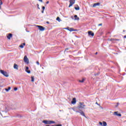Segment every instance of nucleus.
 <instances>
[{
    "mask_svg": "<svg viewBox=\"0 0 126 126\" xmlns=\"http://www.w3.org/2000/svg\"><path fill=\"white\" fill-rule=\"evenodd\" d=\"M99 124L100 126H103V123L102 122H99Z\"/></svg>",
    "mask_w": 126,
    "mask_h": 126,
    "instance_id": "27",
    "label": "nucleus"
},
{
    "mask_svg": "<svg viewBox=\"0 0 126 126\" xmlns=\"http://www.w3.org/2000/svg\"><path fill=\"white\" fill-rule=\"evenodd\" d=\"M7 38L8 39V40H10L11 38H12V33H9L7 35Z\"/></svg>",
    "mask_w": 126,
    "mask_h": 126,
    "instance_id": "10",
    "label": "nucleus"
},
{
    "mask_svg": "<svg viewBox=\"0 0 126 126\" xmlns=\"http://www.w3.org/2000/svg\"><path fill=\"white\" fill-rule=\"evenodd\" d=\"M62 126V125L61 124H59V125H57V126Z\"/></svg>",
    "mask_w": 126,
    "mask_h": 126,
    "instance_id": "31",
    "label": "nucleus"
},
{
    "mask_svg": "<svg viewBox=\"0 0 126 126\" xmlns=\"http://www.w3.org/2000/svg\"><path fill=\"white\" fill-rule=\"evenodd\" d=\"M39 1H40V2H43V0H38Z\"/></svg>",
    "mask_w": 126,
    "mask_h": 126,
    "instance_id": "30",
    "label": "nucleus"
},
{
    "mask_svg": "<svg viewBox=\"0 0 126 126\" xmlns=\"http://www.w3.org/2000/svg\"><path fill=\"white\" fill-rule=\"evenodd\" d=\"M14 90L15 91H16V90H17V88H14Z\"/></svg>",
    "mask_w": 126,
    "mask_h": 126,
    "instance_id": "29",
    "label": "nucleus"
},
{
    "mask_svg": "<svg viewBox=\"0 0 126 126\" xmlns=\"http://www.w3.org/2000/svg\"><path fill=\"white\" fill-rule=\"evenodd\" d=\"M56 20H57V21H59V22H61V19L59 17L57 18Z\"/></svg>",
    "mask_w": 126,
    "mask_h": 126,
    "instance_id": "21",
    "label": "nucleus"
},
{
    "mask_svg": "<svg viewBox=\"0 0 126 126\" xmlns=\"http://www.w3.org/2000/svg\"><path fill=\"white\" fill-rule=\"evenodd\" d=\"M1 4H2V2H0V5H1Z\"/></svg>",
    "mask_w": 126,
    "mask_h": 126,
    "instance_id": "35",
    "label": "nucleus"
},
{
    "mask_svg": "<svg viewBox=\"0 0 126 126\" xmlns=\"http://www.w3.org/2000/svg\"><path fill=\"white\" fill-rule=\"evenodd\" d=\"M46 23H47V24H50V22H46Z\"/></svg>",
    "mask_w": 126,
    "mask_h": 126,
    "instance_id": "34",
    "label": "nucleus"
},
{
    "mask_svg": "<svg viewBox=\"0 0 126 126\" xmlns=\"http://www.w3.org/2000/svg\"><path fill=\"white\" fill-rule=\"evenodd\" d=\"M74 17L75 18L74 20H77V21L79 20V17H78L77 15H74Z\"/></svg>",
    "mask_w": 126,
    "mask_h": 126,
    "instance_id": "16",
    "label": "nucleus"
},
{
    "mask_svg": "<svg viewBox=\"0 0 126 126\" xmlns=\"http://www.w3.org/2000/svg\"><path fill=\"white\" fill-rule=\"evenodd\" d=\"M29 67H26V72H27L28 73H31V71L29 70Z\"/></svg>",
    "mask_w": 126,
    "mask_h": 126,
    "instance_id": "15",
    "label": "nucleus"
},
{
    "mask_svg": "<svg viewBox=\"0 0 126 126\" xmlns=\"http://www.w3.org/2000/svg\"><path fill=\"white\" fill-rule=\"evenodd\" d=\"M75 9H76V10H79V7H75Z\"/></svg>",
    "mask_w": 126,
    "mask_h": 126,
    "instance_id": "24",
    "label": "nucleus"
},
{
    "mask_svg": "<svg viewBox=\"0 0 126 126\" xmlns=\"http://www.w3.org/2000/svg\"><path fill=\"white\" fill-rule=\"evenodd\" d=\"M49 2H49V1H47L46 2V4H49Z\"/></svg>",
    "mask_w": 126,
    "mask_h": 126,
    "instance_id": "33",
    "label": "nucleus"
},
{
    "mask_svg": "<svg viewBox=\"0 0 126 126\" xmlns=\"http://www.w3.org/2000/svg\"><path fill=\"white\" fill-rule=\"evenodd\" d=\"M68 31H76V30H74L73 28H69V29H68Z\"/></svg>",
    "mask_w": 126,
    "mask_h": 126,
    "instance_id": "18",
    "label": "nucleus"
},
{
    "mask_svg": "<svg viewBox=\"0 0 126 126\" xmlns=\"http://www.w3.org/2000/svg\"><path fill=\"white\" fill-rule=\"evenodd\" d=\"M14 68L15 69H16L17 70H18V65H17V64L15 63L14 64Z\"/></svg>",
    "mask_w": 126,
    "mask_h": 126,
    "instance_id": "14",
    "label": "nucleus"
},
{
    "mask_svg": "<svg viewBox=\"0 0 126 126\" xmlns=\"http://www.w3.org/2000/svg\"><path fill=\"white\" fill-rule=\"evenodd\" d=\"M118 112H114V116H117L118 117H122V114L118 113Z\"/></svg>",
    "mask_w": 126,
    "mask_h": 126,
    "instance_id": "9",
    "label": "nucleus"
},
{
    "mask_svg": "<svg viewBox=\"0 0 126 126\" xmlns=\"http://www.w3.org/2000/svg\"><path fill=\"white\" fill-rule=\"evenodd\" d=\"M64 29H66V30H68V29H69V27L65 28H64Z\"/></svg>",
    "mask_w": 126,
    "mask_h": 126,
    "instance_id": "28",
    "label": "nucleus"
},
{
    "mask_svg": "<svg viewBox=\"0 0 126 126\" xmlns=\"http://www.w3.org/2000/svg\"><path fill=\"white\" fill-rule=\"evenodd\" d=\"M36 63L37 64V65H40V63H39V61H37Z\"/></svg>",
    "mask_w": 126,
    "mask_h": 126,
    "instance_id": "26",
    "label": "nucleus"
},
{
    "mask_svg": "<svg viewBox=\"0 0 126 126\" xmlns=\"http://www.w3.org/2000/svg\"><path fill=\"white\" fill-rule=\"evenodd\" d=\"M67 50H68V48H66L65 51H67Z\"/></svg>",
    "mask_w": 126,
    "mask_h": 126,
    "instance_id": "36",
    "label": "nucleus"
},
{
    "mask_svg": "<svg viewBox=\"0 0 126 126\" xmlns=\"http://www.w3.org/2000/svg\"><path fill=\"white\" fill-rule=\"evenodd\" d=\"M108 41H111V42H112V43H115V42H114V41H120V39H114V38H108Z\"/></svg>",
    "mask_w": 126,
    "mask_h": 126,
    "instance_id": "8",
    "label": "nucleus"
},
{
    "mask_svg": "<svg viewBox=\"0 0 126 126\" xmlns=\"http://www.w3.org/2000/svg\"><path fill=\"white\" fill-rule=\"evenodd\" d=\"M42 123L45 124V125H52V124H56L55 121L48 120H43Z\"/></svg>",
    "mask_w": 126,
    "mask_h": 126,
    "instance_id": "1",
    "label": "nucleus"
},
{
    "mask_svg": "<svg viewBox=\"0 0 126 126\" xmlns=\"http://www.w3.org/2000/svg\"><path fill=\"white\" fill-rule=\"evenodd\" d=\"M42 9H43V11H42V13H44V10H45V6L42 7Z\"/></svg>",
    "mask_w": 126,
    "mask_h": 126,
    "instance_id": "25",
    "label": "nucleus"
},
{
    "mask_svg": "<svg viewBox=\"0 0 126 126\" xmlns=\"http://www.w3.org/2000/svg\"><path fill=\"white\" fill-rule=\"evenodd\" d=\"M88 34H89V36H92V37H93V36H94V33L92 32V31L88 32Z\"/></svg>",
    "mask_w": 126,
    "mask_h": 126,
    "instance_id": "12",
    "label": "nucleus"
},
{
    "mask_svg": "<svg viewBox=\"0 0 126 126\" xmlns=\"http://www.w3.org/2000/svg\"><path fill=\"white\" fill-rule=\"evenodd\" d=\"M36 27H38V29L40 30V31H44L45 28H44L42 26H36Z\"/></svg>",
    "mask_w": 126,
    "mask_h": 126,
    "instance_id": "7",
    "label": "nucleus"
},
{
    "mask_svg": "<svg viewBox=\"0 0 126 126\" xmlns=\"http://www.w3.org/2000/svg\"><path fill=\"white\" fill-rule=\"evenodd\" d=\"M95 104H96V105H99V104L97 102H96L95 103Z\"/></svg>",
    "mask_w": 126,
    "mask_h": 126,
    "instance_id": "37",
    "label": "nucleus"
},
{
    "mask_svg": "<svg viewBox=\"0 0 126 126\" xmlns=\"http://www.w3.org/2000/svg\"><path fill=\"white\" fill-rule=\"evenodd\" d=\"M117 107H118L119 106V103H117Z\"/></svg>",
    "mask_w": 126,
    "mask_h": 126,
    "instance_id": "40",
    "label": "nucleus"
},
{
    "mask_svg": "<svg viewBox=\"0 0 126 126\" xmlns=\"http://www.w3.org/2000/svg\"><path fill=\"white\" fill-rule=\"evenodd\" d=\"M95 55H98V52H96Z\"/></svg>",
    "mask_w": 126,
    "mask_h": 126,
    "instance_id": "39",
    "label": "nucleus"
},
{
    "mask_svg": "<svg viewBox=\"0 0 126 126\" xmlns=\"http://www.w3.org/2000/svg\"><path fill=\"white\" fill-rule=\"evenodd\" d=\"M102 24H98V26H102Z\"/></svg>",
    "mask_w": 126,
    "mask_h": 126,
    "instance_id": "32",
    "label": "nucleus"
},
{
    "mask_svg": "<svg viewBox=\"0 0 126 126\" xmlns=\"http://www.w3.org/2000/svg\"><path fill=\"white\" fill-rule=\"evenodd\" d=\"M10 89H11V88H10V87H9L8 88V89H5V90H6V91H9V90H10Z\"/></svg>",
    "mask_w": 126,
    "mask_h": 126,
    "instance_id": "22",
    "label": "nucleus"
},
{
    "mask_svg": "<svg viewBox=\"0 0 126 126\" xmlns=\"http://www.w3.org/2000/svg\"><path fill=\"white\" fill-rule=\"evenodd\" d=\"M77 109H84L85 108V104L84 102H80L79 103V105L77 106Z\"/></svg>",
    "mask_w": 126,
    "mask_h": 126,
    "instance_id": "3",
    "label": "nucleus"
},
{
    "mask_svg": "<svg viewBox=\"0 0 126 126\" xmlns=\"http://www.w3.org/2000/svg\"><path fill=\"white\" fill-rule=\"evenodd\" d=\"M102 126H107V123L105 121H103Z\"/></svg>",
    "mask_w": 126,
    "mask_h": 126,
    "instance_id": "19",
    "label": "nucleus"
},
{
    "mask_svg": "<svg viewBox=\"0 0 126 126\" xmlns=\"http://www.w3.org/2000/svg\"><path fill=\"white\" fill-rule=\"evenodd\" d=\"M0 8H1V6H0Z\"/></svg>",
    "mask_w": 126,
    "mask_h": 126,
    "instance_id": "41",
    "label": "nucleus"
},
{
    "mask_svg": "<svg viewBox=\"0 0 126 126\" xmlns=\"http://www.w3.org/2000/svg\"><path fill=\"white\" fill-rule=\"evenodd\" d=\"M24 61L27 64H28V63H29V59H28V58H27V56H25V57L24 58Z\"/></svg>",
    "mask_w": 126,
    "mask_h": 126,
    "instance_id": "5",
    "label": "nucleus"
},
{
    "mask_svg": "<svg viewBox=\"0 0 126 126\" xmlns=\"http://www.w3.org/2000/svg\"><path fill=\"white\" fill-rule=\"evenodd\" d=\"M0 72L4 75V76H5V77H8V74L6 72V71H4L3 70H0Z\"/></svg>",
    "mask_w": 126,
    "mask_h": 126,
    "instance_id": "4",
    "label": "nucleus"
},
{
    "mask_svg": "<svg viewBox=\"0 0 126 126\" xmlns=\"http://www.w3.org/2000/svg\"><path fill=\"white\" fill-rule=\"evenodd\" d=\"M124 38H126V35H125Z\"/></svg>",
    "mask_w": 126,
    "mask_h": 126,
    "instance_id": "38",
    "label": "nucleus"
},
{
    "mask_svg": "<svg viewBox=\"0 0 126 126\" xmlns=\"http://www.w3.org/2000/svg\"><path fill=\"white\" fill-rule=\"evenodd\" d=\"M69 7H70L73 5L74 3H75V0H69Z\"/></svg>",
    "mask_w": 126,
    "mask_h": 126,
    "instance_id": "6",
    "label": "nucleus"
},
{
    "mask_svg": "<svg viewBox=\"0 0 126 126\" xmlns=\"http://www.w3.org/2000/svg\"><path fill=\"white\" fill-rule=\"evenodd\" d=\"M52 126H55V125H52Z\"/></svg>",
    "mask_w": 126,
    "mask_h": 126,
    "instance_id": "42",
    "label": "nucleus"
},
{
    "mask_svg": "<svg viewBox=\"0 0 126 126\" xmlns=\"http://www.w3.org/2000/svg\"><path fill=\"white\" fill-rule=\"evenodd\" d=\"M100 5V3L98 2V3H95L94 4L93 7H96V6H98Z\"/></svg>",
    "mask_w": 126,
    "mask_h": 126,
    "instance_id": "13",
    "label": "nucleus"
},
{
    "mask_svg": "<svg viewBox=\"0 0 126 126\" xmlns=\"http://www.w3.org/2000/svg\"><path fill=\"white\" fill-rule=\"evenodd\" d=\"M124 122H126V121H124Z\"/></svg>",
    "mask_w": 126,
    "mask_h": 126,
    "instance_id": "43",
    "label": "nucleus"
},
{
    "mask_svg": "<svg viewBox=\"0 0 126 126\" xmlns=\"http://www.w3.org/2000/svg\"><path fill=\"white\" fill-rule=\"evenodd\" d=\"M31 79H32V82H34V77L32 76L31 77Z\"/></svg>",
    "mask_w": 126,
    "mask_h": 126,
    "instance_id": "23",
    "label": "nucleus"
},
{
    "mask_svg": "<svg viewBox=\"0 0 126 126\" xmlns=\"http://www.w3.org/2000/svg\"><path fill=\"white\" fill-rule=\"evenodd\" d=\"M72 110L76 113H79L80 114V115H81V116H83V117H86L85 114L84 113V112H83V111H82L81 110H79V111H77V110H76V109H75L74 108H72Z\"/></svg>",
    "mask_w": 126,
    "mask_h": 126,
    "instance_id": "2",
    "label": "nucleus"
},
{
    "mask_svg": "<svg viewBox=\"0 0 126 126\" xmlns=\"http://www.w3.org/2000/svg\"><path fill=\"white\" fill-rule=\"evenodd\" d=\"M85 79H83L82 80H79V82H81V83H83V82H84Z\"/></svg>",
    "mask_w": 126,
    "mask_h": 126,
    "instance_id": "20",
    "label": "nucleus"
},
{
    "mask_svg": "<svg viewBox=\"0 0 126 126\" xmlns=\"http://www.w3.org/2000/svg\"><path fill=\"white\" fill-rule=\"evenodd\" d=\"M76 103V98L75 97L73 98L72 100L71 101V104H74Z\"/></svg>",
    "mask_w": 126,
    "mask_h": 126,
    "instance_id": "11",
    "label": "nucleus"
},
{
    "mask_svg": "<svg viewBox=\"0 0 126 126\" xmlns=\"http://www.w3.org/2000/svg\"><path fill=\"white\" fill-rule=\"evenodd\" d=\"M24 46H25V43H24L20 45L19 46V47H20V48H21L22 49H23V48H24Z\"/></svg>",
    "mask_w": 126,
    "mask_h": 126,
    "instance_id": "17",
    "label": "nucleus"
}]
</instances>
